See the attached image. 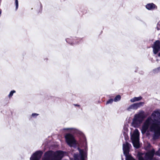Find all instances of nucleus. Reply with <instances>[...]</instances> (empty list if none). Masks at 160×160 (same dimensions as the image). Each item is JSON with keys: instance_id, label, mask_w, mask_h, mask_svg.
<instances>
[{"instance_id": "18", "label": "nucleus", "mask_w": 160, "mask_h": 160, "mask_svg": "<svg viewBox=\"0 0 160 160\" xmlns=\"http://www.w3.org/2000/svg\"><path fill=\"white\" fill-rule=\"evenodd\" d=\"M113 101H114V100L113 99H110L107 101L106 104L112 103L113 102Z\"/></svg>"}, {"instance_id": "20", "label": "nucleus", "mask_w": 160, "mask_h": 160, "mask_svg": "<svg viewBox=\"0 0 160 160\" xmlns=\"http://www.w3.org/2000/svg\"><path fill=\"white\" fill-rule=\"evenodd\" d=\"M38 115V114L36 113H33L32 114V116L33 117L35 118L37 117Z\"/></svg>"}, {"instance_id": "26", "label": "nucleus", "mask_w": 160, "mask_h": 160, "mask_svg": "<svg viewBox=\"0 0 160 160\" xmlns=\"http://www.w3.org/2000/svg\"><path fill=\"white\" fill-rule=\"evenodd\" d=\"M122 160H123V159L122 158Z\"/></svg>"}, {"instance_id": "17", "label": "nucleus", "mask_w": 160, "mask_h": 160, "mask_svg": "<svg viewBox=\"0 0 160 160\" xmlns=\"http://www.w3.org/2000/svg\"><path fill=\"white\" fill-rule=\"evenodd\" d=\"M160 70V67H158V68L155 69L153 70L152 72L154 73L158 72Z\"/></svg>"}, {"instance_id": "4", "label": "nucleus", "mask_w": 160, "mask_h": 160, "mask_svg": "<svg viewBox=\"0 0 160 160\" xmlns=\"http://www.w3.org/2000/svg\"><path fill=\"white\" fill-rule=\"evenodd\" d=\"M155 153V151L152 149L144 155L143 154L139 152L138 154V157L139 160H152Z\"/></svg>"}, {"instance_id": "16", "label": "nucleus", "mask_w": 160, "mask_h": 160, "mask_svg": "<svg viewBox=\"0 0 160 160\" xmlns=\"http://www.w3.org/2000/svg\"><path fill=\"white\" fill-rule=\"evenodd\" d=\"M16 92V91L14 90H13L11 91L9 95H8V97L9 98H11L13 95V94Z\"/></svg>"}, {"instance_id": "11", "label": "nucleus", "mask_w": 160, "mask_h": 160, "mask_svg": "<svg viewBox=\"0 0 160 160\" xmlns=\"http://www.w3.org/2000/svg\"><path fill=\"white\" fill-rule=\"evenodd\" d=\"M42 152L41 151H38L34 153L30 158V160H39Z\"/></svg>"}, {"instance_id": "23", "label": "nucleus", "mask_w": 160, "mask_h": 160, "mask_svg": "<svg viewBox=\"0 0 160 160\" xmlns=\"http://www.w3.org/2000/svg\"><path fill=\"white\" fill-rule=\"evenodd\" d=\"M75 106H79V105H78V104H76L75 105Z\"/></svg>"}, {"instance_id": "5", "label": "nucleus", "mask_w": 160, "mask_h": 160, "mask_svg": "<svg viewBox=\"0 0 160 160\" xmlns=\"http://www.w3.org/2000/svg\"><path fill=\"white\" fill-rule=\"evenodd\" d=\"M139 135L138 130L137 129H136L131 137L133 146L137 148H138L140 146Z\"/></svg>"}, {"instance_id": "10", "label": "nucleus", "mask_w": 160, "mask_h": 160, "mask_svg": "<svg viewBox=\"0 0 160 160\" xmlns=\"http://www.w3.org/2000/svg\"><path fill=\"white\" fill-rule=\"evenodd\" d=\"M153 51L154 54H156L160 50V42L158 40L156 41L152 46ZM158 57H160V52L158 54Z\"/></svg>"}, {"instance_id": "9", "label": "nucleus", "mask_w": 160, "mask_h": 160, "mask_svg": "<svg viewBox=\"0 0 160 160\" xmlns=\"http://www.w3.org/2000/svg\"><path fill=\"white\" fill-rule=\"evenodd\" d=\"M144 102H141L133 103L130 105L127 108V110L129 112H131L133 110H136L138 108L142 106L144 104Z\"/></svg>"}, {"instance_id": "25", "label": "nucleus", "mask_w": 160, "mask_h": 160, "mask_svg": "<svg viewBox=\"0 0 160 160\" xmlns=\"http://www.w3.org/2000/svg\"><path fill=\"white\" fill-rule=\"evenodd\" d=\"M66 41H67V42H68L67 40H66Z\"/></svg>"}, {"instance_id": "13", "label": "nucleus", "mask_w": 160, "mask_h": 160, "mask_svg": "<svg viewBox=\"0 0 160 160\" xmlns=\"http://www.w3.org/2000/svg\"><path fill=\"white\" fill-rule=\"evenodd\" d=\"M155 6H156L155 4L152 3L147 4L146 5V7L147 9L151 10L155 8Z\"/></svg>"}, {"instance_id": "24", "label": "nucleus", "mask_w": 160, "mask_h": 160, "mask_svg": "<svg viewBox=\"0 0 160 160\" xmlns=\"http://www.w3.org/2000/svg\"><path fill=\"white\" fill-rule=\"evenodd\" d=\"M77 43L76 42H73V43L72 44V43H71V44H75V43Z\"/></svg>"}, {"instance_id": "22", "label": "nucleus", "mask_w": 160, "mask_h": 160, "mask_svg": "<svg viewBox=\"0 0 160 160\" xmlns=\"http://www.w3.org/2000/svg\"><path fill=\"white\" fill-rule=\"evenodd\" d=\"M138 68H136V70L135 71V72H137V70H138Z\"/></svg>"}, {"instance_id": "19", "label": "nucleus", "mask_w": 160, "mask_h": 160, "mask_svg": "<svg viewBox=\"0 0 160 160\" xmlns=\"http://www.w3.org/2000/svg\"><path fill=\"white\" fill-rule=\"evenodd\" d=\"M15 4L16 9L17 10L18 8V0H15Z\"/></svg>"}, {"instance_id": "3", "label": "nucleus", "mask_w": 160, "mask_h": 160, "mask_svg": "<svg viewBox=\"0 0 160 160\" xmlns=\"http://www.w3.org/2000/svg\"><path fill=\"white\" fill-rule=\"evenodd\" d=\"M146 116L147 115L144 111H139L138 112L134 115L132 122V126L135 128L139 127Z\"/></svg>"}, {"instance_id": "6", "label": "nucleus", "mask_w": 160, "mask_h": 160, "mask_svg": "<svg viewBox=\"0 0 160 160\" xmlns=\"http://www.w3.org/2000/svg\"><path fill=\"white\" fill-rule=\"evenodd\" d=\"M131 145L128 142L123 144V153L126 157V160H135L129 154V149Z\"/></svg>"}, {"instance_id": "8", "label": "nucleus", "mask_w": 160, "mask_h": 160, "mask_svg": "<svg viewBox=\"0 0 160 160\" xmlns=\"http://www.w3.org/2000/svg\"><path fill=\"white\" fill-rule=\"evenodd\" d=\"M78 149L79 152V154L74 153V160H84L85 158L87 156L86 151L81 150L79 148Z\"/></svg>"}, {"instance_id": "7", "label": "nucleus", "mask_w": 160, "mask_h": 160, "mask_svg": "<svg viewBox=\"0 0 160 160\" xmlns=\"http://www.w3.org/2000/svg\"><path fill=\"white\" fill-rule=\"evenodd\" d=\"M66 142L70 147L75 146L76 144V141L73 136L71 134L68 133L65 136Z\"/></svg>"}, {"instance_id": "12", "label": "nucleus", "mask_w": 160, "mask_h": 160, "mask_svg": "<svg viewBox=\"0 0 160 160\" xmlns=\"http://www.w3.org/2000/svg\"><path fill=\"white\" fill-rule=\"evenodd\" d=\"M63 130H67L68 132L73 134L78 133V130L73 128H64Z\"/></svg>"}, {"instance_id": "1", "label": "nucleus", "mask_w": 160, "mask_h": 160, "mask_svg": "<svg viewBox=\"0 0 160 160\" xmlns=\"http://www.w3.org/2000/svg\"><path fill=\"white\" fill-rule=\"evenodd\" d=\"M141 131L142 134L150 135V132H153V139L156 140L160 137V110L154 111L142 125Z\"/></svg>"}, {"instance_id": "14", "label": "nucleus", "mask_w": 160, "mask_h": 160, "mask_svg": "<svg viewBox=\"0 0 160 160\" xmlns=\"http://www.w3.org/2000/svg\"><path fill=\"white\" fill-rule=\"evenodd\" d=\"M142 99V97L141 96H140L138 97H135L131 99L130 100V101L131 102H137L140 101Z\"/></svg>"}, {"instance_id": "21", "label": "nucleus", "mask_w": 160, "mask_h": 160, "mask_svg": "<svg viewBox=\"0 0 160 160\" xmlns=\"http://www.w3.org/2000/svg\"><path fill=\"white\" fill-rule=\"evenodd\" d=\"M156 154L157 155H158V156H160V155L159 154V152H156Z\"/></svg>"}, {"instance_id": "2", "label": "nucleus", "mask_w": 160, "mask_h": 160, "mask_svg": "<svg viewBox=\"0 0 160 160\" xmlns=\"http://www.w3.org/2000/svg\"><path fill=\"white\" fill-rule=\"evenodd\" d=\"M64 155V152L62 151H49L45 153L42 160H60Z\"/></svg>"}, {"instance_id": "15", "label": "nucleus", "mask_w": 160, "mask_h": 160, "mask_svg": "<svg viewBox=\"0 0 160 160\" xmlns=\"http://www.w3.org/2000/svg\"><path fill=\"white\" fill-rule=\"evenodd\" d=\"M121 98L120 96L119 95H118L113 100L114 102H117L120 101L121 99Z\"/></svg>"}]
</instances>
